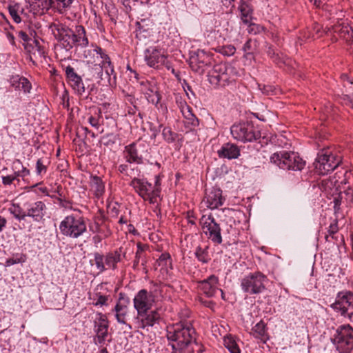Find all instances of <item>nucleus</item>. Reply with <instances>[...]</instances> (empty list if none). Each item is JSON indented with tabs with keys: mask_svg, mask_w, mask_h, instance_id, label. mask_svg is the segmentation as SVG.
Masks as SVG:
<instances>
[{
	"mask_svg": "<svg viewBox=\"0 0 353 353\" xmlns=\"http://www.w3.org/2000/svg\"><path fill=\"white\" fill-rule=\"evenodd\" d=\"M339 230L338 223L337 221H334V223H331L328 228V234L325 235L326 241H330L331 239L334 240L336 243H342L343 242V237L342 235L339 236L336 235Z\"/></svg>",
	"mask_w": 353,
	"mask_h": 353,
	"instance_id": "f704fd0d",
	"label": "nucleus"
},
{
	"mask_svg": "<svg viewBox=\"0 0 353 353\" xmlns=\"http://www.w3.org/2000/svg\"><path fill=\"white\" fill-rule=\"evenodd\" d=\"M51 198L57 200V201L59 202V204L61 207L67 208V209L73 210L72 206V203L69 200L62 199L61 197H57L55 195H52L51 196ZM74 210H76L74 209Z\"/></svg>",
	"mask_w": 353,
	"mask_h": 353,
	"instance_id": "603ef678",
	"label": "nucleus"
},
{
	"mask_svg": "<svg viewBox=\"0 0 353 353\" xmlns=\"http://www.w3.org/2000/svg\"><path fill=\"white\" fill-rule=\"evenodd\" d=\"M8 10L11 17L12 18L14 22L19 23L21 21V19L19 14V12H16L13 8H10Z\"/></svg>",
	"mask_w": 353,
	"mask_h": 353,
	"instance_id": "0e129e2a",
	"label": "nucleus"
},
{
	"mask_svg": "<svg viewBox=\"0 0 353 353\" xmlns=\"http://www.w3.org/2000/svg\"><path fill=\"white\" fill-rule=\"evenodd\" d=\"M22 79H23V77H19V75L12 76L10 79V83L14 89L19 90L20 82L22 81Z\"/></svg>",
	"mask_w": 353,
	"mask_h": 353,
	"instance_id": "6e6d98bb",
	"label": "nucleus"
},
{
	"mask_svg": "<svg viewBox=\"0 0 353 353\" xmlns=\"http://www.w3.org/2000/svg\"><path fill=\"white\" fill-rule=\"evenodd\" d=\"M94 263L97 270L100 272L105 271L106 270V265L105 263V256L100 253L96 252L94 253Z\"/></svg>",
	"mask_w": 353,
	"mask_h": 353,
	"instance_id": "49530a36",
	"label": "nucleus"
},
{
	"mask_svg": "<svg viewBox=\"0 0 353 353\" xmlns=\"http://www.w3.org/2000/svg\"><path fill=\"white\" fill-rule=\"evenodd\" d=\"M252 332L255 338L265 340L267 334L266 325L261 321L253 327Z\"/></svg>",
	"mask_w": 353,
	"mask_h": 353,
	"instance_id": "c9c22d12",
	"label": "nucleus"
},
{
	"mask_svg": "<svg viewBox=\"0 0 353 353\" xmlns=\"http://www.w3.org/2000/svg\"><path fill=\"white\" fill-rule=\"evenodd\" d=\"M152 288L148 292L145 289L139 290L133 299V305L138 315L151 310L153 304L161 293V285L152 282Z\"/></svg>",
	"mask_w": 353,
	"mask_h": 353,
	"instance_id": "20e7f679",
	"label": "nucleus"
},
{
	"mask_svg": "<svg viewBox=\"0 0 353 353\" xmlns=\"http://www.w3.org/2000/svg\"><path fill=\"white\" fill-rule=\"evenodd\" d=\"M145 142H133L124 148L123 154L125 161L128 163L141 164L143 162V154L147 153Z\"/></svg>",
	"mask_w": 353,
	"mask_h": 353,
	"instance_id": "dca6fc26",
	"label": "nucleus"
},
{
	"mask_svg": "<svg viewBox=\"0 0 353 353\" xmlns=\"http://www.w3.org/2000/svg\"><path fill=\"white\" fill-rule=\"evenodd\" d=\"M170 259V256L168 253H163L159 259V265H166L167 262Z\"/></svg>",
	"mask_w": 353,
	"mask_h": 353,
	"instance_id": "774afa93",
	"label": "nucleus"
},
{
	"mask_svg": "<svg viewBox=\"0 0 353 353\" xmlns=\"http://www.w3.org/2000/svg\"><path fill=\"white\" fill-rule=\"evenodd\" d=\"M341 162V157L334 154L330 148H323L314 163L316 173L325 175L336 168Z\"/></svg>",
	"mask_w": 353,
	"mask_h": 353,
	"instance_id": "0eeeda50",
	"label": "nucleus"
},
{
	"mask_svg": "<svg viewBox=\"0 0 353 353\" xmlns=\"http://www.w3.org/2000/svg\"><path fill=\"white\" fill-rule=\"evenodd\" d=\"M248 25V32L250 34H257L264 31V28L263 26L252 23V21L249 23Z\"/></svg>",
	"mask_w": 353,
	"mask_h": 353,
	"instance_id": "3c124183",
	"label": "nucleus"
},
{
	"mask_svg": "<svg viewBox=\"0 0 353 353\" xmlns=\"http://www.w3.org/2000/svg\"><path fill=\"white\" fill-rule=\"evenodd\" d=\"M339 101L343 105L353 108V94H343L342 96L339 97Z\"/></svg>",
	"mask_w": 353,
	"mask_h": 353,
	"instance_id": "8fccbe9b",
	"label": "nucleus"
},
{
	"mask_svg": "<svg viewBox=\"0 0 353 353\" xmlns=\"http://www.w3.org/2000/svg\"><path fill=\"white\" fill-rule=\"evenodd\" d=\"M92 304L94 306H104L108 305L109 296L103 295L100 292L95 293Z\"/></svg>",
	"mask_w": 353,
	"mask_h": 353,
	"instance_id": "c03bdc74",
	"label": "nucleus"
},
{
	"mask_svg": "<svg viewBox=\"0 0 353 353\" xmlns=\"http://www.w3.org/2000/svg\"><path fill=\"white\" fill-rule=\"evenodd\" d=\"M166 337L170 343L193 345L196 331L190 323H179L167 327Z\"/></svg>",
	"mask_w": 353,
	"mask_h": 353,
	"instance_id": "f03ea898",
	"label": "nucleus"
},
{
	"mask_svg": "<svg viewBox=\"0 0 353 353\" xmlns=\"http://www.w3.org/2000/svg\"><path fill=\"white\" fill-rule=\"evenodd\" d=\"M139 173H140V170L137 167L131 168L130 166L126 176H130L132 180L134 178H137V176H139Z\"/></svg>",
	"mask_w": 353,
	"mask_h": 353,
	"instance_id": "680f3d73",
	"label": "nucleus"
},
{
	"mask_svg": "<svg viewBox=\"0 0 353 353\" xmlns=\"http://www.w3.org/2000/svg\"><path fill=\"white\" fill-rule=\"evenodd\" d=\"M343 197L344 205L347 207L351 206L353 204V190L348 188L343 192L339 193Z\"/></svg>",
	"mask_w": 353,
	"mask_h": 353,
	"instance_id": "a18cd8bd",
	"label": "nucleus"
},
{
	"mask_svg": "<svg viewBox=\"0 0 353 353\" xmlns=\"http://www.w3.org/2000/svg\"><path fill=\"white\" fill-rule=\"evenodd\" d=\"M333 30L346 41L353 44V29L352 27L348 25L339 24L333 27Z\"/></svg>",
	"mask_w": 353,
	"mask_h": 353,
	"instance_id": "2f4dec72",
	"label": "nucleus"
},
{
	"mask_svg": "<svg viewBox=\"0 0 353 353\" xmlns=\"http://www.w3.org/2000/svg\"><path fill=\"white\" fill-rule=\"evenodd\" d=\"M103 71V67H102V59H101L99 63H95L91 67L92 76L93 78L97 79H100L101 81L104 79Z\"/></svg>",
	"mask_w": 353,
	"mask_h": 353,
	"instance_id": "37998d69",
	"label": "nucleus"
},
{
	"mask_svg": "<svg viewBox=\"0 0 353 353\" xmlns=\"http://www.w3.org/2000/svg\"><path fill=\"white\" fill-rule=\"evenodd\" d=\"M126 8L127 10H131L132 6L135 5L138 0H119Z\"/></svg>",
	"mask_w": 353,
	"mask_h": 353,
	"instance_id": "69168bd1",
	"label": "nucleus"
},
{
	"mask_svg": "<svg viewBox=\"0 0 353 353\" xmlns=\"http://www.w3.org/2000/svg\"><path fill=\"white\" fill-rule=\"evenodd\" d=\"M250 1L251 0H241L238 7L240 18L245 24H248L253 19V8Z\"/></svg>",
	"mask_w": 353,
	"mask_h": 353,
	"instance_id": "cd10ccee",
	"label": "nucleus"
},
{
	"mask_svg": "<svg viewBox=\"0 0 353 353\" xmlns=\"http://www.w3.org/2000/svg\"><path fill=\"white\" fill-rule=\"evenodd\" d=\"M270 162L281 169L288 170H301L305 165V161L294 152L280 151L272 154Z\"/></svg>",
	"mask_w": 353,
	"mask_h": 353,
	"instance_id": "423d86ee",
	"label": "nucleus"
},
{
	"mask_svg": "<svg viewBox=\"0 0 353 353\" xmlns=\"http://www.w3.org/2000/svg\"><path fill=\"white\" fill-rule=\"evenodd\" d=\"M88 121L91 126L99 130L101 126V123L103 121L101 109H97L94 114L90 115L88 117Z\"/></svg>",
	"mask_w": 353,
	"mask_h": 353,
	"instance_id": "a19ab883",
	"label": "nucleus"
},
{
	"mask_svg": "<svg viewBox=\"0 0 353 353\" xmlns=\"http://www.w3.org/2000/svg\"><path fill=\"white\" fill-rule=\"evenodd\" d=\"M47 164L43 159H39L36 163V173L37 175H43L47 172Z\"/></svg>",
	"mask_w": 353,
	"mask_h": 353,
	"instance_id": "09e8293b",
	"label": "nucleus"
},
{
	"mask_svg": "<svg viewBox=\"0 0 353 353\" xmlns=\"http://www.w3.org/2000/svg\"><path fill=\"white\" fill-rule=\"evenodd\" d=\"M13 174L12 176L14 178L15 181H17L18 183H19L20 180L19 178H22L23 180H24V178L26 176H28L30 174V170H12Z\"/></svg>",
	"mask_w": 353,
	"mask_h": 353,
	"instance_id": "864d4df0",
	"label": "nucleus"
},
{
	"mask_svg": "<svg viewBox=\"0 0 353 353\" xmlns=\"http://www.w3.org/2000/svg\"><path fill=\"white\" fill-rule=\"evenodd\" d=\"M28 2L34 7L39 8L42 12H48L52 6V0H27Z\"/></svg>",
	"mask_w": 353,
	"mask_h": 353,
	"instance_id": "58836bf2",
	"label": "nucleus"
},
{
	"mask_svg": "<svg viewBox=\"0 0 353 353\" xmlns=\"http://www.w3.org/2000/svg\"><path fill=\"white\" fill-rule=\"evenodd\" d=\"M333 202H334V212L336 213L339 212V210H340V206L342 204H344L343 201V197L341 196H340L339 194L336 196H335L334 198Z\"/></svg>",
	"mask_w": 353,
	"mask_h": 353,
	"instance_id": "052dcab7",
	"label": "nucleus"
},
{
	"mask_svg": "<svg viewBox=\"0 0 353 353\" xmlns=\"http://www.w3.org/2000/svg\"><path fill=\"white\" fill-rule=\"evenodd\" d=\"M31 88L32 85L30 82L26 78L23 77L20 82L19 90H23L24 92H30Z\"/></svg>",
	"mask_w": 353,
	"mask_h": 353,
	"instance_id": "5fc2aeb1",
	"label": "nucleus"
},
{
	"mask_svg": "<svg viewBox=\"0 0 353 353\" xmlns=\"http://www.w3.org/2000/svg\"><path fill=\"white\" fill-rule=\"evenodd\" d=\"M196 259L203 263H207L210 261V256L208 252V247L198 246L195 251Z\"/></svg>",
	"mask_w": 353,
	"mask_h": 353,
	"instance_id": "4c0bfd02",
	"label": "nucleus"
},
{
	"mask_svg": "<svg viewBox=\"0 0 353 353\" xmlns=\"http://www.w3.org/2000/svg\"><path fill=\"white\" fill-rule=\"evenodd\" d=\"M24 49L36 59L44 57L45 51L43 47L40 44V42L34 38L30 41V43H26Z\"/></svg>",
	"mask_w": 353,
	"mask_h": 353,
	"instance_id": "c756f323",
	"label": "nucleus"
},
{
	"mask_svg": "<svg viewBox=\"0 0 353 353\" xmlns=\"http://www.w3.org/2000/svg\"><path fill=\"white\" fill-rule=\"evenodd\" d=\"M92 52L93 55L96 54L97 58L99 57L102 59V67H103V70L105 71V74H103L104 79L103 81L106 80L107 85L115 87L117 85V73L114 71L110 58L100 47L96 46L92 49Z\"/></svg>",
	"mask_w": 353,
	"mask_h": 353,
	"instance_id": "2eb2a0df",
	"label": "nucleus"
},
{
	"mask_svg": "<svg viewBox=\"0 0 353 353\" xmlns=\"http://www.w3.org/2000/svg\"><path fill=\"white\" fill-rule=\"evenodd\" d=\"M75 0H52L50 9L59 14H66L71 10Z\"/></svg>",
	"mask_w": 353,
	"mask_h": 353,
	"instance_id": "7c9ffc66",
	"label": "nucleus"
},
{
	"mask_svg": "<svg viewBox=\"0 0 353 353\" xmlns=\"http://www.w3.org/2000/svg\"><path fill=\"white\" fill-rule=\"evenodd\" d=\"M25 205L26 208L23 209L19 203H13L8 208V211L19 222L26 221L28 218L37 223L44 220L47 210L44 202L37 201L32 203H26Z\"/></svg>",
	"mask_w": 353,
	"mask_h": 353,
	"instance_id": "f257e3e1",
	"label": "nucleus"
},
{
	"mask_svg": "<svg viewBox=\"0 0 353 353\" xmlns=\"http://www.w3.org/2000/svg\"><path fill=\"white\" fill-rule=\"evenodd\" d=\"M219 279L216 276L212 274L206 279L199 281V288L208 297L214 296L219 288L217 286Z\"/></svg>",
	"mask_w": 353,
	"mask_h": 353,
	"instance_id": "5701e85b",
	"label": "nucleus"
},
{
	"mask_svg": "<svg viewBox=\"0 0 353 353\" xmlns=\"http://www.w3.org/2000/svg\"><path fill=\"white\" fill-rule=\"evenodd\" d=\"M212 58L203 50H196L190 53L189 65L191 69L199 74L212 64Z\"/></svg>",
	"mask_w": 353,
	"mask_h": 353,
	"instance_id": "4468645a",
	"label": "nucleus"
},
{
	"mask_svg": "<svg viewBox=\"0 0 353 353\" xmlns=\"http://www.w3.org/2000/svg\"><path fill=\"white\" fill-rule=\"evenodd\" d=\"M59 230L63 236L77 239L87 233L85 219L74 214L68 215L60 222Z\"/></svg>",
	"mask_w": 353,
	"mask_h": 353,
	"instance_id": "39448f33",
	"label": "nucleus"
},
{
	"mask_svg": "<svg viewBox=\"0 0 353 353\" xmlns=\"http://www.w3.org/2000/svg\"><path fill=\"white\" fill-rule=\"evenodd\" d=\"M199 223L203 232L208 236V239L217 244L222 243L220 225L215 221L212 214L203 215Z\"/></svg>",
	"mask_w": 353,
	"mask_h": 353,
	"instance_id": "ddd939ff",
	"label": "nucleus"
},
{
	"mask_svg": "<svg viewBox=\"0 0 353 353\" xmlns=\"http://www.w3.org/2000/svg\"><path fill=\"white\" fill-rule=\"evenodd\" d=\"M135 192L144 200H148L150 203H154L155 199L160 194V183L158 176H156L155 185L148 182L145 179L134 178L130 183Z\"/></svg>",
	"mask_w": 353,
	"mask_h": 353,
	"instance_id": "6e6552de",
	"label": "nucleus"
},
{
	"mask_svg": "<svg viewBox=\"0 0 353 353\" xmlns=\"http://www.w3.org/2000/svg\"><path fill=\"white\" fill-rule=\"evenodd\" d=\"M72 43H70V50L74 46L85 48L88 46L89 41L86 37L85 30L82 26H77L75 31L72 30V35H70Z\"/></svg>",
	"mask_w": 353,
	"mask_h": 353,
	"instance_id": "a878e982",
	"label": "nucleus"
},
{
	"mask_svg": "<svg viewBox=\"0 0 353 353\" xmlns=\"http://www.w3.org/2000/svg\"><path fill=\"white\" fill-rule=\"evenodd\" d=\"M128 303V299L125 300L124 299L119 298L116 305L112 309V312L115 313V318L119 323L125 325L130 330H131L132 326L126 323Z\"/></svg>",
	"mask_w": 353,
	"mask_h": 353,
	"instance_id": "4be33fe9",
	"label": "nucleus"
},
{
	"mask_svg": "<svg viewBox=\"0 0 353 353\" xmlns=\"http://www.w3.org/2000/svg\"><path fill=\"white\" fill-rule=\"evenodd\" d=\"M18 34V37L23 41V47L26 46V43H30V41H32L34 38H31L28 36V34L23 31V30H20L17 32Z\"/></svg>",
	"mask_w": 353,
	"mask_h": 353,
	"instance_id": "13d9d810",
	"label": "nucleus"
},
{
	"mask_svg": "<svg viewBox=\"0 0 353 353\" xmlns=\"http://www.w3.org/2000/svg\"><path fill=\"white\" fill-rule=\"evenodd\" d=\"M217 154L220 158L235 159L240 156V150L236 145L227 143L223 144L221 149L217 151Z\"/></svg>",
	"mask_w": 353,
	"mask_h": 353,
	"instance_id": "bb28decb",
	"label": "nucleus"
},
{
	"mask_svg": "<svg viewBox=\"0 0 353 353\" xmlns=\"http://www.w3.org/2000/svg\"><path fill=\"white\" fill-rule=\"evenodd\" d=\"M121 261V248L112 252L108 253L105 256V263L107 268L114 270L117 265Z\"/></svg>",
	"mask_w": 353,
	"mask_h": 353,
	"instance_id": "473e14b6",
	"label": "nucleus"
},
{
	"mask_svg": "<svg viewBox=\"0 0 353 353\" xmlns=\"http://www.w3.org/2000/svg\"><path fill=\"white\" fill-rule=\"evenodd\" d=\"M141 260L142 265H144L145 263H146V261L143 259V254L136 253L135 259L133 263V268L134 269L137 268Z\"/></svg>",
	"mask_w": 353,
	"mask_h": 353,
	"instance_id": "e2e57ef3",
	"label": "nucleus"
},
{
	"mask_svg": "<svg viewBox=\"0 0 353 353\" xmlns=\"http://www.w3.org/2000/svg\"><path fill=\"white\" fill-rule=\"evenodd\" d=\"M224 345L230 353H241L237 343L231 336L224 338Z\"/></svg>",
	"mask_w": 353,
	"mask_h": 353,
	"instance_id": "79ce46f5",
	"label": "nucleus"
},
{
	"mask_svg": "<svg viewBox=\"0 0 353 353\" xmlns=\"http://www.w3.org/2000/svg\"><path fill=\"white\" fill-rule=\"evenodd\" d=\"M99 318L94 321V330L97 333V341L102 343L105 341L108 335V322L105 315L102 313H97Z\"/></svg>",
	"mask_w": 353,
	"mask_h": 353,
	"instance_id": "393cba45",
	"label": "nucleus"
},
{
	"mask_svg": "<svg viewBox=\"0 0 353 353\" xmlns=\"http://www.w3.org/2000/svg\"><path fill=\"white\" fill-rule=\"evenodd\" d=\"M49 29L55 39L60 42L61 45H62L67 51H69L70 50V43H72L70 39L72 30L59 21H55L50 23L49 25Z\"/></svg>",
	"mask_w": 353,
	"mask_h": 353,
	"instance_id": "a211bd4d",
	"label": "nucleus"
},
{
	"mask_svg": "<svg viewBox=\"0 0 353 353\" xmlns=\"http://www.w3.org/2000/svg\"><path fill=\"white\" fill-rule=\"evenodd\" d=\"M183 103L187 110V111L185 112L183 109H182V114L186 119L185 125L189 126L190 130H193L199 125V119L192 112L190 106H188L186 103Z\"/></svg>",
	"mask_w": 353,
	"mask_h": 353,
	"instance_id": "72a5a7b5",
	"label": "nucleus"
},
{
	"mask_svg": "<svg viewBox=\"0 0 353 353\" xmlns=\"http://www.w3.org/2000/svg\"><path fill=\"white\" fill-rule=\"evenodd\" d=\"M238 75L236 69L226 63H220L214 65L208 73V81L214 86L225 87L235 81Z\"/></svg>",
	"mask_w": 353,
	"mask_h": 353,
	"instance_id": "7ed1b4c3",
	"label": "nucleus"
},
{
	"mask_svg": "<svg viewBox=\"0 0 353 353\" xmlns=\"http://www.w3.org/2000/svg\"><path fill=\"white\" fill-rule=\"evenodd\" d=\"M160 318V314L157 310H150L141 315L137 314L136 317L137 327L145 329L148 327H152L159 323Z\"/></svg>",
	"mask_w": 353,
	"mask_h": 353,
	"instance_id": "aec40b11",
	"label": "nucleus"
},
{
	"mask_svg": "<svg viewBox=\"0 0 353 353\" xmlns=\"http://www.w3.org/2000/svg\"><path fill=\"white\" fill-rule=\"evenodd\" d=\"M12 170H30L29 169H28L27 168H26L21 161L20 159H14L13 161H12Z\"/></svg>",
	"mask_w": 353,
	"mask_h": 353,
	"instance_id": "bf43d9fd",
	"label": "nucleus"
},
{
	"mask_svg": "<svg viewBox=\"0 0 353 353\" xmlns=\"http://www.w3.org/2000/svg\"><path fill=\"white\" fill-rule=\"evenodd\" d=\"M333 310L340 312L342 315L353 314V293L349 290L339 292L336 301L331 305Z\"/></svg>",
	"mask_w": 353,
	"mask_h": 353,
	"instance_id": "f3484780",
	"label": "nucleus"
},
{
	"mask_svg": "<svg viewBox=\"0 0 353 353\" xmlns=\"http://www.w3.org/2000/svg\"><path fill=\"white\" fill-rule=\"evenodd\" d=\"M90 191L97 199L102 197L105 192V185L101 177L91 176L90 180Z\"/></svg>",
	"mask_w": 353,
	"mask_h": 353,
	"instance_id": "c85d7f7f",
	"label": "nucleus"
},
{
	"mask_svg": "<svg viewBox=\"0 0 353 353\" xmlns=\"http://www.w3.org/2000/svg\"><path fill=\"white\" fill-rule=\"evenodd\" d=\"M236 48H234V46L228 45L222 47L221 50H220V52L226 56H231L234 54Z\"/></svg>",
	"mask_w": 353,
	"mask_h": 353,
	"instance_id": "4d7b16f0",
	"label": "nucleus"
},
{
	"mask_svg": "<svg viewBox=\"0 0 353 353\" xmlns=\"http://www.w3.org/2000/svg\"><path fill=\"white\" fill-rule=\"evenodd\" d=\"M230 132L235 140L243 143L257 141L261 137V132L250 122L233 124Z\"/></svg>",
	"mask_w": 353,
	"mask_h": 353,
	"instance_id": "1a4fd4ad",
	"label": "nucleus"
},
{
	"mask_svg": "<svg viewBox=\"0 0 353 353\" xmlns=\"http://www.w3.org/2000/svg\"><path fill=\"white\" fill-rule=\"evenodd\" d=\"M65 72L73 90L77 94L82 95L85 89L81 77L75 72L74 69L70 65L65 68Z\"/></svg>",
	"mask_w": 353,
	"mask_h": 353,
	"instance_id": "412c9836",
	"label": "nucleus"
},
{
	"mask_svg": "<svg viewBox=\"0 0 353 353\" xmlns=\"http://www.w3.org/2000/svg\"><path fill=\"white\" fill-rule=\"evenodd\" d=\"M163 139L168 143H172L176 140L177 134L172 131L170 128H164L162 131Z\"/></svg>",
	"mask_w": 353,
	"mask_h": 353,
	"instance_id": "de8ad7c7",
	"label": "nucleus"
},
{
	"mask_svg": "<svg viewBox=\"0 0 353 353\" xmlns=\"http://www.w3.org/2000/svg\"><path fill=\"white\" fill-rule=\"evenodd\" d=\"M331 340L340 353H350L353 350V328L350 325L339 326Z\"/></svg>",
	"mask_w": 353,
	"mask_h": 353,
	"instance_id": "9d476101",
	"label": "nucleus"
},
{
	"mask_svg": "<svg viewBox=\"0 0 353 353\" xmlns=\"http://www.w3.org/2000/svg\"><path fill=\"white\" fill-rule=\"evenodd\" d=\"M117 139V134L108 133L101 137L100 143L108 148H112L116 143Z\"/></svg>",
	"mask_w": 353,
	"mask_h": 353,
	"instance_id": "ea45409f",
	"label": "nucleus"
},
{
	"mask_svg": "<svg viewBox=\"0 0 353 353\" xmlns=\"http://www.w3.org/2000/svg\"><path fill=\"white\" fill-rule=\"evenodd\" d=\"M167 58L165 51L158 46H150L144 50V61L150 68L159 69L161 66L165 65L169 70L170 62Z\"/></svg>",
	"mask_w": 353,
	"mask_h": 353,
	"instance_id": "f8f14e48",
	"label": "nucleus"
},
{
	"mask_svg": "<svg viewBox=\"0 0 353 353\" xmlns=\"http://www.w3.org/2000/svg\"><path fill=\"white\" fill-rule=\"evenodd\" d=\"M266 280L265 275L260 272H255L243 277L241 286L244 292L250 294H259L265 290L264 283Z\"/></svg>",
	"mask_w": 353,
	"mask_h": 353,
	"instance_id": "9b49d317",
	"label": "nucleus"
},
{
	"mask_svg": "<svg viewBox=\"0 0 353 353\" xmlns=\"http://www.w3.org/2000/svg\"><path fill=\"white\" fill-rule=\"evenodd\" d=\"M141 92L144 94L148 102L157 107L161 99L159 92L157 82L154 80H145L140 83Z\"/></svg>",
	"mask_w": 353,
	"mask_h": 353,
	"instance_id": "6ab92c4d",
	"label": "nucleus"
},
{
	"mask_svg": "<svg viewBox=\"0 0 353 353\" xmlns=\"http://www.w3.org/2000/svg\"><path fill=\"white\" fill-rule=\"evenodd\" d=\"M1 179H2V183L4 185H10L15 181L14 178L12 176V174L7 175V176H2Z\"/></svg>",
	"mask_w": 353,
	"mask_h": 353,
	"instance_id": "338daca9",
	"label": "nucleus"
},
{
	"mask_svg": "<svg viewBox=\"0 0 353 353\" xmlns=\"http://www.w3.org/2000/svg\"><path fill=\"white\" fill-rule=\"evenodd\" d=\"M224 201L225 199L222 196V191L219 188H212L206 193L204 199L206 206L212 210L221 206Z\"/></svg>",
	"mask_w": 353,
	"mask_h": 353,
	"instance_id": "b1692460",
	"label": "nucleus"
},
{
	"mask_svg": "<svg viewBox=\"0 0 353 353\" xmlns=\"http://www.w3.org/2000/svg\"><path fill=\"white\" fill-rule=\"evenodd\" d=\"M169 345L172 350L171 353H194V352L193 345L172 343H170Z\"/></svg>",
	"mask_w": 353,
	"mask_h": 353,
	"instance_id": "e433bc0d",
	"label": "nucleus"
}]
</instances>
